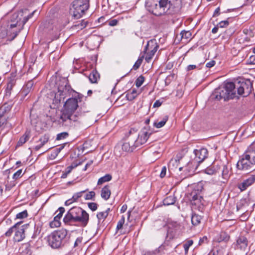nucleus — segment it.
<instances>
[{"label": "nucleus", "mask_w": 255, "mask_h": 255, "mask_svg": "<svg viewBox=\"0 0 255 255\" xmlns=\"http://www.w3.org/2000/svg\"><path fill=\"white\" fill-rule=\"evenodd\" d=\"M209 242L207 236H204L203 238H201L199 241V245L201 246L203 244H207Z\"/></svg>", "instance_id": "43"}, {"label": "nucleus", "mask_w": 255, "mask_h": 255, "mask_svg": "<svg viewBox=\"0 0 255 255\" xmlns=\"http://www.w3.org/2000/svg\"><path fill=\"white\" fill-rule=\"evenodd\" d=\"M248 63L250 64H255V55H252L248 60Z\"/></svg>", "instance_id": "53"}, {"label": "nucleus", "mask_w": 255, "mask_h": 255, "mask_svg": "<svg viewBox=\"0 0 255 255\" xmlns=\"http://www.w3.org/2000/svg\"><path fill=\"white\" fill-rule=\"evenodd\" d=\"M5 121L6 120L5 118L0 115V127L5 123Z\"/></svg>", "instance_id": "59"}, {"label": "nucleus", "mask_w": 255, "mask_h": 255, "mask_svg": "<svg viewBox=\"0 0 255 255\" xmlns=\"http://www.w3.org/2000/svg\"><path fill=\"white\" fill-rule=\"evenodd\" d=\"M193 241L192 240H188L186 241L183 245V247L184 250L185 254H187L189 248L193 245Z\"/></svg>", "instance_id": "31"}, {"label": "nucleus", "mask_w": 255, "mask_h": 255, "mask_svg": "<svg viewBox=\"0 0 255 255\" xmlns=\"http://www.w3.org/2000/svg\"><path fill=\"white\" fill-rule=\"evenodd\" d=\"M70 87L66 82H64L62 85L59 86L58 88V92L55 93L54 102L57 104L62 100H64L68 96Z\"/></svg>", "instance_id": "11"}, {"label": "nucleus", "mask_w": 255, "mask_h": 255, "mask_svg": "<svg viewBox=\"0 0 255 255\" xmlns=\"http://www.w3.org/2000/svg\"><path fill=\"white\" fill-rule=\"evenodd\" d=\"M74 202V200L71 198L70 199L67 200L65 202V204L66 205H69L71 204H72V203H73Z\"/></svg>", "instance_id": "64"}, {"label": "nucleus", "mask_w": 255, "mask_h": 255, "mask_svg": "<svg viewBox=\"0 0 255 255\" xmlns=\"http://www.w3.org/2000/svg\"><path fill=\"white\" fill-rule=\"evenodd\" d=\"M191 33L189 31H182L179 35L176 34V40H180L185 43L191 39Z\"/></svg>", "instance_id": "18"}, {"label": "nucleus", "mask_w": 255, "mask_h": 255, "mask_svg": "<svg viewBox=\"0 0 255 255\" xmlns=\"http://www.w3.org/2000/svg\"><path fill=\"white\" fill-rule=\"evenodd\" d=\"M15 184L14 182L10 183L5 185V190L9 191L10 189L15 186Z\"/></svg>", "instance_id": "54"}, {"label": "nucleus", "mask_w": 255, "mask_h": 255, "mask_svg": "<svg viewBox=\"0 0 255 255\" xmlns=\"http://www.w3.org/2000/svg\"><path fill=\"white\" fill-rule=\"evenodd\" d=\"M202 217L196 214H193L191 217V223L194 226L199 225L202 220Z\"/></svg>", "instance_id": "23"}, {"label": "nucleus", "mask_w": 255, "mask_h": 255, "mask_svg": "<svg viewBox=\"0 0 255 255\" xmlns=\"http://www.w3.org/2000/svg\"><path fill=\"white\" fill-rule=\"evenodd\" d=\"M83 192H84V191H82V192H78V193H76L73 196L72 199L74 200V202L76 201L78 199V198H79L80 197H81L82 196V194Z\"/></svg>", "instance_id": "51"}, {"label": "nucleus", "mask_w": 255, "mask_h": 255, "mask_svg": "<svg viewBox=\"0 0 255 255\" xmlns=\"http://www.w3.org/2000/svg\"><path fill=\"white\" fill-rule=\"evenodd\" d=\"M178 89L177 90V92L176 93V97L179 98L182 97L184 94V88L183 87H181L180 85H178Z\"/></svg>", "instance_id": "42"}, {"label": "nucleus", "mask_w": 255, "mask_h": 255, "mask_svg": "<svg viewBox=\"0 0 255 255\" xmlns=\"http://www.w3.org/2000/svg\"><path fill=\"white\" fill-rule=\"evenodd\" d=\"M61 222L57 217H54L52 221L50 222L49 226L51 228H57L60 227Z\"/></svg>", "instance_id": "30"}, {"label": "nucleus", "mask_w": 255, "mask_h": 255, "mask_svg": "<svg viewBox=\"0 0 255 255\" xmlns=\"http://www.w3.org/2000/svg\"><path fill=\"white\" fill-rule=\"evenodd\" d=\"M219 12H220V8L218 7L215 9V10L214 12L213 16H218L219 14Z\"/></svg>", "instance_id": "63"}, {"label": "nucleus", "mask_w": 255, "mask_h": 255, "mask_svg": "<svg viewBox=\"0 0 255 255\" xmlns=\"http://www.w3.org/2000/svg\"><path fill=\"white\" fill-rule=\"evenodd\" d=\"M67 235V231L63 229L52 233L48 236V241L49 245L54 249H57L64 246L66 243Z\"/></svg>", "instance_id": "5"}, {"label": "nucleus", "mask_w": 255, "mask_h": 255, "mask_svg": "<svg viewBox=\"0 0 255 255\" xmlns=\"http://www.w3.org/2000/svg\"><path fill=\"white\" fill-rule=\"evenodd\" d=\"M143 56H142L140 58H139L135 62L133 66V69L134 70H137L141 64V63L142 62Z\"/></svg>", "instance_id": "38"}, {"label": "nucleus", "mask_w": 255, "mask_h": 255, "mask_svg": "<svg viewBox=\"0 0 255 255\" xmlns=\"http://www.w3.org/2000/svg\"><path fill=\"white\" fill-rule=\"evenodd\" d=\"M30 131H26L24 134L19 138L17 146H20L25 143L30 138Z\"/></svg>", "instance_id": "20"}, {"label": "nucleus", "mask_w": 255, "mask_h": 255, "mask_svg": "<svg viewBox=\"0 0 255 255\" xmlns=\"http://www.w3.org/2000/svg\"><path fill=\"white\" fill-rule=\"evenodd\" d=\"M196 67V66L195 65H189L187 66V70L188 71H190V70H193L194 69H195Z\"/></svg>", "instance_id": "62"}, {"label": "nucleus", "mask_w": 255, "mask_h": 255, "mask_svg": "<svg viewBox=\"0 0 255 255\" xmlns=\"http://www.w3.org/2000/svg\"><path fill=\"white\" fill-rule=\"evenodd\" d=\"M89 221V214L79 207L71 208L63 219L64 223L68 225L78 223L82 226H86Z\"/></svg>", "instance_id": "1"}, {"label": "nucleus", "mask_w": 255, "mask_h": 255, "mask_svg": "<svg viewBox=\"0 0 255 255\" xmlns=\"http://www.w3.org/2000/svg\"><path fill=\"white\" fill-rule=\"evenodd\" d=\"M238 86H237L238 89V94L243 97L248 96L251 92L253 89V84L250 80L247 79L245 81L239 82Z\"/></svg>", "instance_id": "10"}, {"label": "nucleus", "mask_w": 255, "mask_h": 255, "mask_svg": "<svg viewBox=\"0 0 255 255\" xmlns=\"http://www.w3.org/2000/svg\"><path fill=\"white\" fill-rule=\"evenodd\" d=\"M11 107L7 104H4L0 108V115L3 116L4 114L9 112Z\"/></svg>", "instance_id": "32"}, {"label": "nucleus", "mask_w": 255, "mask_h": 255, "mask_svg": "<svg viewBox=\"0 0 255 255\" xmlns=\"http://www.w3.org/2000/svg\"><path fill=\"white\" fill-rule=\"evenodd\" d=\"M229 24V22L228 20H224V21H221V22H220L218 24L217 26H219L221 28H223V27H226L228 26Z\"/></svg>", "instance_id": "48"}, {"label": "nucleus", "mask_w": 255, "mask_h": 255, "mask_svg": "<svg viewBox=\"0 0 255 255\" xmlns=\"http://www.w3.org/2000/svg\"><path fill=\"white\" fill-rule=\"evenodd\" d=\"M166 173V166H163L162 168L160 174V177L162 178L165 177Z\"/></svg>", "instance_id": "52"}, {"label": "nucleus", "mask_w": 255, "mask_h": 255, "mask_svg": "<svg viewBox=\"0 0 255 255\" xmlns=\"http://www.w3.org/2000/svg\"><path fill=\"white\" fill-rule=\"evenodd\" d=\"M49 140V136L47 135H44L42 136L39 140V144L35 146L34 149L35 150H38L41 147H42L46 143L48 142Z\"/></svg>", "instance_id": "21"}, {"label": "nucleus", "mask_w": 255, "mask_h": 255, "mask_svg": "<svg viewBox=\"0 0 255 255\" xmlns=\"http://www.w3.org/2000/svg\"><path fill=\"white\" fill-rule=\"evenodd\" d=\"M95 195V193L94 191H90L86 194V195L85 196V199L86 200H90L93 197H94Z\"/></svg>", "instance_id": "49"}, {"label": "nucleus", "mask_w": 255, "mask_h": 255, "mask_svg": "<svg viewBox=\"0 0 255 255\" xmlns=\"http://www.w3.org/2000/svg\"><path fill=\"white\" fill-rule=\"evenodd\" d=\"M110 209L108 208L105 211L101 212L98 213L97 217L99 220H104L108 216L109 214V211Z\"/></svg>", "instance_id": "33"}, {"label": "nucleus", "mask_w": 255, "mask_h": 255, "mask_svg": "<svg viewBox=\"0 0 255 255\" xmlns=\"http://www.w3.org/2000/svg\"><path fill=\"white\" fill-rule=\"evenodd\" d=\"M80 164H81V163L80 162L79 164H72L71 165L67 167L65 169L64 171H65L67 173H68L69 174L73 168L76 167L78 165H79Z\"/></svg>", "instance_id": "44"}, {"label": "nucleus", "mask_w": 255, "mask_h": 255, "mask_svg": "<svg viewBox=\"0 0 255 255\" xmlns=\"http://www.w3.org/2000/svg\"><path fill=\"white\" fill-rule=\"evenodd\" d=\"M13 86V84L12 83H9L7 84V88H6V93H8L9 94H10V91L12 89Z\"/></svg>", "instance_id": "55"}, {"label": "nucleus", "mask_w": 255, "mask_h": 255, "mask_svg": "<svg viewBox=\"0 0 255 255\" xmlns=\"http://www.w3.org/2000/svg\"><path fill=\"white\" fill-rule=\"evenodd\" d=\"M229 169L227 165H223L222 169V175L224 179H227L229 177Z\"/></svg>", "instance_id": "26"}, {"label": "nucleus", "mask_w": 255, "mask_h": 255, "mask_svg": "<svg viewBox=\"0 0 255 255\" xmlns=\"http://www.w3.org/2000/svg\"><path fill=\"white\" fill-rule=\"evenodd\" d=\"M195 157V160L199 163L202 162L208 156V151L205 148L200 149H195L194 151Z\"/></svg>", "instance_id": "16"}, {"label": "nucleus", "mask_w": 255, "mask_h": 255, "mask_svg": "<svg viewBox=\"0 0 255 255\" xmlns=\"http://www.w3.org/2000/svg\"><path fill=\"white\" fill-rule=\"evenodd\" d=\"M22 169H19L18 171H17L13 175V179H17L19 178V177H21L22 176Z\"/></svg>", "instance_id": "47"}, {"label": "nucleus", "mask_w": 255, "mask_h": 255, "mask_svg": "<svg viewBox=\"0 0 255 255\" xmlns=\"http://www.w3.org/2000/svg\"><path fill=\"white\" fill-rule=\"evenodd\" d=\"M167 120L168 118L165 117L160 122L155 121L153 124V126L156 128H162L165 125L166 122L167 121Z\"/></svg>", "instance_id": "29"}, {"label": "nucleus", "mask_w": 255, "mask_h": 255, "mask_svg": "<svg viewBox=\"0 0 255 255\" xmlns=\"http://www.w3.org/2000/svg\"><path fill=\"white\" fill-rule=\"evenodd\" d=\"M158 48V46L155 40H151L147 42L145 48V51L146 52L145 59L147 62L150 61L157 51Z\"/></svg>", "instance_id": "12"}, {"label": "nucleus", "mask_w": 255, "mask_h": 255, "mask_svg": "<svg viewBox=\"0 0 255 255\" xmlns=\"http://www.w3.org/2000/svg\"><path fill=\"white\" fill-rule=\"evenodd\" d=\"M127 210V205L125 204V205H123V206L122 207V208L121 209V213H123L125 212Z\"/></svg>", "instance_id": "61"}, {"label": "nucleus", "mask_w": 255, "mask_h": 255, "mask_svg": "<svg viewBox=\"0 0 255 255\" xmlns=\"http://www.w3.org/2000/svg\"><path fill=\"white\" fill-rule=\"evenodd\" d=\"M161 104H162V102H161L159 100H156L154 102L153 107L154 108H158V107H159L161 105Z\"/></svg>", "instance_id": "58"}, {"label": "nucleus", "mask_w": 255, "mask_h": 255, "mask_svg": "<svg viewBox=\"0 0 255 255\" xmlns=\"http://www.w3.org/2000/svg\"><path fill=\"white\" fill-rule=\"evenodd\" d=\"M175 163V160L172 159L168 163L169 171L171 172L172 170L174 171V164Z\"/></svg>", "instance_id": "46"}, {"label": "nucleus", "mask_w": 255, "mask_h": 255, "mask_svg": "<svg viewBox=\"0 0 255 255\" xmlns=\"http://www.w3.org/2000/svg\"><path fill=\"white\" fill-rule=\"evenodd\" d=\"M235 88L236 86L233 82H228L223 88L216 89L213 93V95L218 100L222 99H224V100L233 99L237 97Z\"/></svg>", "instance_id": "3"}, {"label": "nucleus", "mask_w": 255, "mask_h": 255, "mask_svg": "<svg viewBox=\"0 0 255 255\" xmlns=\"http://www.w3.org/2000/svg\"><path fill=\"white\" fill-rule=\"evenodd\" d=\"M21 222H18L5 233L6 237H9L14 233L13 240L14 242H20L25 238V226H20Z\"/></svg>", "instance_id": "9"}, {"label": "nucleus", "mask_w": 255, "mask_h": 255, "mask_svg": "<svg viewBox=\"0 0 255 255\" xmlns=\"http://www.w3.org/2000/svg\"><path fill=\"white\" fill-rule=\"evenodd\" d=\"M78 107V101L75 98H69L65 102L62 114L61 116V119L63 121H66L67 120L76 121V117L73 116V114Z\"/></svg>", "instance_id": "4"}, {"label": "nucleus", "mask_w": 255, "mask_h": 255, "mask_svg": "<svg viewBox=\"0 0 255 255\" xmlns=\"http://www.w3.org/2000/svg\"><path fill=\"white\" fill-rule=\"evenodd\" d=\"M28 213L26 210H24L21 212L17 214L16 216V219H22L27 217Z\"/></svg>", "instance_id": "37"}, {"label": "nucleus", "mask_w": 255, "mask_h": 255, "mask_svg": "<svg viewBox=\"0 0 255 255\" xmlns=\"http://www.w3.org/2000/svg\"><path fill=\"white\" fill-rule=\"evenodd\" d=\"M168 6V7L166 10L165 9V13L164 14L169 15H174L175 13V6L171 4L170 1H168L167 7Z\"/></svg>", "instance_id": "25"}, {"label": "nucleus", "mask_w": 255, "mask_h": 255, "mask_svg": "<svg viewBox=\"0 0 255 255\" xmlns=\"http://www.w3.org/2000/svg\"><path fill=\"white\" fill-rule=\"evenodd\" d=\"M68 135V133L66 132H62L60 133H59L57 135L56 139L57 140H61L64 138H65L67 137Z\"/></svg>", "instance_id": "45"}, {"label": "nucleus", "mask_w": 255, "mask_h": 255, "mask_svg": "<svg viewBox=\"0 0 255 255\" xmlns=\"http://www.w3.org/2000/svg\"><path fill=\"white\" fill-rule=\"evenodd\" d=\"M215 64V61L214 60H212L206 63V67L208 68H211L214 66Z\"/></svg>", "instance_id": "57"}, {"label": "nucleus", "mask_w": 255, "mask_h": 255, "mask_svg": "<svg viewBox=\"0 0 255 255\" xmlns=\"http://www.w3.org/2000/svg\"><path fill=\"white\" fill-rule=\"evenodd\" d=\"M34 12V11H33V12H32L31 13H30L29 15H28L27 17H25L24 18V23H25V22H26L27 21V20L30 18H31L32 16V15L33 14V13Z\"/></svg>", "instance_id": "60"}, {"label": "nucleus", "mask_w": 255, "mask_h": 255, "mask_svg": "<svg viewBox=\"0 0 255 255\" xmlns=\"http://www.w3.org/2000/svg\"><path fill=\"white\" fill-rule=\"evenodd\" d=\"M99 78L100 75L96 70H93L89 76V80L92 83H97Z\"/></svg>", "instance_id": "22"}, {"label": "nucleus", "mask_w": 255, "mask_h": 255, "mask_svg": "<svg viewBox=\"0 0 255 255\" xmlns=\"http://www.w3.org/2000/svg\"><path fill=\"white\" fill-rule=\"evenodd\" d=\"M89 0H75L70 8L71 13L76 19L80 18L89 7Z\"/></svg>", "instance_id": "8"}, {"label": "nucleus", "mask_w": 255, "mask_h": 255, "mask_svg": "<svg viewBox=\"0 0 255 255\" xmlns=\"http://www.w3.org/2000/svg\"><path fill=\"white\" fill-rule=\"evenodd\" d=\"M88 207L92 211H95L97 209V205L95 203H89Z\"/></svg>", "instance_id": "50"}, {"label": "nucleus", "mask_w": 255, "mask_h": 255, "mask_svg": "<svg viewBox=\"0 0 255 255\" xmlns=\"http://www.w3.org/2000/svg\"><path fill=\"white\" fill-rule=\"evenodd\" d=\"M111 194V192L110 187L109 186H105L102 188L101 193V195L102 198L105 200H107L108 199H109Z\"/></svg>", "instance_id": "19"}, {"label": "nucleus", "mask_w": 255, "mask_h": 255, "mask_svg": "<svg viewBox=\"0 0 255 255\" xmlns=\"http://www.w3.org/2000/svg\"><path fill=\"white\" fill-rule=\"evenodd\" d=\"M203 189L201 184H198L190 193V200L192 207L199 211L202 212L204 209V201L200 193Z\"/></svg>", "instance_id": "7"}, {"label": "nucleus", "mask_w": 255, "mask_h": 255, "mask_svg": "<svg viewBox=\"0 0 255 255\" xmlns=\"http://www.w3.org/2000/svg\"><path fill=\"white\" fill-rule=\"evenodd\" d=\"M112 179V176L110 174H106L103 177L99 178L98 181V185H102L106 182L110 181Z\"/></svg>", "instance_id": "28"}, {"label": "nucleus", "mask_w": 255, "mask_h": 255, "mask_svg": "<svg viewBox=\"0 0 255 255\" xmlns=\"http://www.w3.org/2000/svg\"><path fill=\"white\" fill-rule=\"evenodd\" d=\"M151 133L152 131L149 127L143 128L139 132L138 137L136 136L135 143L136 146H138L145 143Z\"/></svg>", "instance_id": "13"}, {"label": "nucleus", "mask_w": 255, "mask_h": 255, "mask_svg": "<svg viewBox=\"0 0 255 255\" xmlns=\"http://www.w3.org/2000/svg\"><path fill=\"white\" fill-rule=\"evenodd\" d=\"M118 23V21L117 19H112L110 20L109 22V25L110 26H115Z\"/></svg>", "instance_id": "56"}, {"label": "nucleus", "mask_w": 255, "mask_h": 255, "mask_svg": "<svg viewBox=\"0 0 255 255\" xmlns=\"http://www.w3.org/2000/svg\"><path fill=\"white\" fill-rule=\"evenodd\" d=\"M248 246L247 239L244 237H239L237 240L236 248L241 250L245 251Z\"/></svg>", "instance_id": "17"}, {"label": "nucleus", "mask_w": 255, "mask_h": 255, "mask_svg": "<svg viewBox=\"0 0 255 255\" xmlns=\"http://www.w3.org/2000/svg\"><path fill=\"white\" fill-rule=\"evenodd\" d=\"M139 94V92L135 89H132L131 91H129L126 95L127 99L129 101H132Z\"/></svg>", "instance_id": "24"}, {"label": "nucleus", "mask_w": 255, "mask_h": 255, "mask_svg": "<svg viewBox=\"0 0 255 255\" xmlns=\"http://www.w3.org/2000/svg\"><path fill=\"white\" fill-rule=\"evenodd\" d=\"M237 167L239 170L247 172L255 169V141L242 156L237 162Z\"/></svg>", "instance_id": "2"}, {"label": "nucleus", "mask_w": 255, "mask_h": 255, "mask_svg": "<svg viewBox=\"0 0 255 255\" xmlns=\"http://www.w3.org/2000/svg\"><path fill=\"white\" fill-rule=\"evenodd\" d=\"M125 217L123 216L121 218V219L119 221L117 226V229L120 230L121 229L123 228V225L125 223Z\"/></svg>", "instance_id": "40"}, {"label": "nucleus", "mask_w": 255, "mask_h": 255, "mask_svg": "<svg viewBox=\"0 0 255 255\" xmlns=\"http://www.w3.org/2000/svg\"><path fill=\"white\" fill-rule=\"evenodd\" d=\"M187 150L186 149H181V150L179 151L177 155L178 161L179 162L180 160H182L184 156L187 152Z\"/></svg>", "instance_id": "35"}, {"label": "nucleus", "mask_w": 255, "mask_h": 255, "mask_svg": "<svg viewBox=\"0 0 255 255\" xmlns=\"http://www.w3.org/2000/svg\"><path fill=\"white\" fill-rule=\"evenodd\" d=\"M230 239V236L225 232H222L220 234V238L218 239V241L219 242L222 241L227 242L229 241Z\"/></svg>", "instance_id": "34"}, {"label": "nucleus", "mask_w": 255, "mask_h": 255, "mask_svg": "<svg viewBox=\"0 0 255 255\" xmlns=\"http://www.w3.org/2000/svg\"><path fill=\"white\" fill-rule=\"evenodd\" d=\"M144 81V78L143 76L141 75L139 77H138L135 81L136 86L138 88L140 87L143 83Z\"/></svg>", "instance_id": "36"}, {"label": "nucleus", "mask_w": 255, "mask_h": 255, "mask_svg": "<svg viewBox=\"0 0 255 255\" xmlns=\"http://www.w3.org/2000/svg\"><path fill=\"white\" fill-rule=\"evenodd\" d=\"M65 212V209L63 207H60L58 210L56 212V213H58L55 217L58 218V219L60 220L62 216L63 213Z\"/></svg>", "instance_id": "41"}, {"label": "nucleus", "mask_w": 255, "mask_h": 255, "mask_svg": "<svg viewBox=\"0 0 255 255\" xmlns=\"http://www.w3.org/2000/svg\"><path fill=\"white\" fill-rule=\"evenodd\" d=\"M136 135L130 134L122 145V149L126 152H131L137 146L135 143Z\"/></svg>", "instance_id": "14"}, {"label": "nucleus", "mask_w": 255, "mask_h": 255, "mask_svg": "<svg viewBox=\"0 0 255 255\" xmlns=\"http://www.w3.org/2000/svg\"><path fill=\"white\" fill-rule=\"evenodd\" d=\"M168 0H147L145 6L147 10L156 16H160L165 13Z\"/></svg>", "instance_id": "6"}, {"label": "nucleus", "mask_w": 255, "mask_h": 255, "mask_svg": "<svg viewBox=\"0 0 255 255\" xmlns=\"http://www.w3.org/2000/svg\"><path fill=\"white\" fill-rule=\"evenodd\" d=\"M185 3V0H176V10H180Z\"/></svg>", "instance_id": "39"}, {"label": "nucleus", "mask_w": 255, "mask_h": 255, "mask_svg": "<svg viewBox=\"0 0 255 255\" xmlns=\"http://www.w3.org/2000/svg\"><path fill=\"white\" fill-rule=\"evenodd\" d=\"M175 203V197L173 196H168L163 200L164 205H173Z\"/></svg>", "instance_id": "27"}, {"label": "nucleus", "mask_w": 255, "mask_h": 255, "mask_svg": "<svg viewBox=\"0 0 255 255\" xmlns=\"http://www.w3.org/2000/svg\"><path fill=\"white\" fill-rule=\"evenodd\" d=\"M255 182V175H251L248 178L243 180L240 183L238 184V188L241 191H244L247 189L248 187L253 185Z\"/></svg>", "instance_id": "15"}]
</instances>
